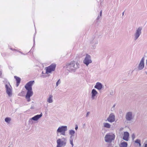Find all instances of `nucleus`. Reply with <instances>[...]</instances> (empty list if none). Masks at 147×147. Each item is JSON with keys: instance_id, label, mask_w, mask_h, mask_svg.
<instances>
[{"instance_id": "obj_23", "label": "nucleus", "mask_w": 147, "mask_h": 147, "mask_svg": "<svg viewBox=\"0 0 147 147\" xmlns=\"http://www.w3.org/2000/svg\"><path fill=\"white\" fill-rule=\"evenodd\" d=\"M140 140L139 139H136L135 141V142L136 143L138 144L140 147H141V144L140 143Z\"/></svg>"}, {"instance_id": "obj_37", "label": "nucleus", "mask_w": 147, "mask_h": 147, "mask_svg": "<svg viewBox=\"0 0 147 147\" xmlns=\"http://www.w3.org/2000/svg\"><path fill=\"white\" fill-rule=\"evenodd\" d=\"M115 104H114V105H113V108H114V107H115Z\"/></svg>"}, {"instance_id": "obj_11", "label": "nucleus", "mask_w": 147, "mask_h": 147, "mask_svg": "<svg viewBox=\"0 0 147 147\" xmlns=\"http://www.w3.org/2000/svg\"><path fill=\"white\" fill-rule=\"evenodd\" d=\"M145 59L144 57H143L141 59L140 63H139L138 67V69L139 70L142 69L144 67V61Z\"/></svg>"}, {"instance_id": "obj_28", "label": "nucleus", "mask_w": 147, "mask_h": 147, "mask_svg": "<svg viewBox=\"0 0 147 147\" xmlns=\"http://www.w3.org/2000/svg\"><path fill=\"white\" fill-rule=\"evenodd\" d=\"M36 32H35V34L34 35V37H33L34 45H33V47H32V49L34 47V45H35V35Z\"/></svg>"}, {"instance_id": "obj_31", "label": "nucleus", "mask_w": 147, "mask_h": 147, "mask_svg": "<svg viewBox=\"0 0 147 147\" xmlns=\"http://www.w3.org/2000/svg\"><path fill=\"white\" fill-rule=\"evenodd\" d=\"M10 49L13 51H18L16 49H13L11 48H10Z\"/></svg>"}, {"instance_id": "obj_1", "label": "nucleus", "mask_w": 147, "mask_h": 147, "mask_svg": "<svg viewBox=\"0 0 147 147\" xmlns=\"http://www.w3.org/2000/svg\"><path fill=\"white\" fill-rule=\"evenodd\" d=\"M34 82V81H30L28 82L25 86V88L27 90L25 97L28 102L30 101V97L33 94L32 86Z\"/></svg>"}, {"instance_id": "obj_24", "label": "nucleus", "mask_w": 147, "mask_h": 147, "mask_svg": "<svg viewBox=\"0 0 147 147\" xmlns=\"http://www.w3.org/2000/svg\"><path fill=\"white\" fill-rule=\"evenodd\" d=\"M73 138H71V137H70V143L72 147H73L74 146L73 143Z\"/></svg>"}, {"instance_id": "obj_15", "label": "nucleus", "mask_w": 147, "mask_h": 147, "mask_svg": "<svg viewBox=\"0 0 147 147\" xmlns=\"http://www.w3.org/2000/svg\"><path fill=\"white\" fill-rule=\"evenodd\" d=\"M95 88L98 89L99 90H101L102 88V85L101 83L99 82L96 83V85L94 86Z\"/></svg>"}, {"instance_id": "obj_9", "label": "nucleus", "mask_w": 147, "mask_h": 147, "mask_svg": "<svg viewBox=\"0 0 147 147\" xmlns=\"http://www.w3.org/2000/svg\"><path fill=\"white\" fill-rule=\"evenodd\" d=\"M92 61L91 60L90 56L88 55H86L84 60V63L86 64V66H88L90 63H92Z\"/></svg>"}, {"instance_id": "obj_32", "label": "nucleus", "mask_w": 147, "mask_h": 147, "mask_svg": "<svg viewBox=\"0 0 147 147\" xmlns=\"http://www.w3.org/2000/svg\"><path fill=\"white\" fill-rule=\"evenodd\" d=\"M78 129V125H76V127H75V129H76V130H77Z\"/></svg>"}, {"instance_id": "obj_33", "label": "nucleus", "mask_w": 147, "mask_h": 147, "mask_svg": "<svg viewBox=\"0 0 147 147\" xmlns=\"http://www.w3.org/2000/svg\"><path fill=\"white\" fill-rule=\"evenodd\" d=\"M102 11H100V17H101L102 16Z\"/></svg>"}, {"instance_id": "obj_18", "label": "nucleus", "mask_w": 147, "mask_h": 147, "mask_svg": "<svg viewBox=\"0 0 147 147\" xmlns=\"http://www.w3.org/2000/svg\"><path fill=\"white\" fill-rule=\"evenodd\" d=\"M14 78L16 80V86L18 87L19 85L21 79L20 78L16 76H15Z\"/></svg>"}, {"instance_id": "obj_40", "label": "nucleus", "mask_w": 147, "mask_h": 147, "mask_svg": "<svg viewBox=\"0 0 147 147\" xmlns=\"http://www.w3.org/2000/svg\"><path fill=\"white\" fill-rule=\"evenodd\" d=\"M85 124H83V126H85Z\"/></svg>"}, {"instance_id": "obj_8", "label": "nucleus", "mask_w": 147, "mask_h": 147, "mask_svg": "<svg viewBox=\"0 0 147 147\" xmlns=\"http://www.w3.org/2000/svg\"><path fill=\"white\" fill-rule=\"evenodd\" d=\"M56 65L55 64H52L49 66L46 67V73H49L54 71L56 67Z\"/></svg>"}, {"instance_id": "obj_21", "label": "nucleus", "mask_w": 147, "mask_h": 147, "mask_svg": "<svg viewBox=\"0 0 147 147\" xmlns=\"http://www.w3.org/2000/svg\"><path fill=\"white\" fill-rule=\"evenodd\" d=\"M103 124L105 127L109 128L111 127V125L108 123H104Z\"/></svg>"}, {"instance_id": "obj_19", "label": "nucleus", "mask_w": 147, "mask_h": 147, "mask_svg": "<svg viewBox=\"0 0 147 147\" xmlns=\"http://www.w3.org/2000/svg\"><path fill=\"white\" fill-rule=\"evenodd\" d=\"M75 131L72 129L70 130L69 131V134L70 135V137L71 138H73V137L74 136L75 133Z\"/></svg>"}, {"instance_id": "obj_22", "label": "nucleus", "mask_w": 147, "mask_h": 147, "mask_svg": "<svg viewBox=\"0 0 147 147\" xmlns=\"http://www.w3.org/2000/svg\"><path fill=\"white\" fill-rule=\"evenodd\" d=\"M127 143L126 142H122L120 144L121 147H127Z\"/></svg>"}, {"instance_id": "obj_30", "label": "nucleus", "mask_w": 147, "mask_h": 147, "mask_svg": "<svg viewBox=\"0 0 147 147\" xmlns=\"http://www.w3.org/2000/svg\"><path fill=\"white\" fill-rule=\"evenodd\" d=\"M90 113V112H89V111L87 113H86V117H88V115H89Z\"/></svg>"}, {"instance_id": "obj_36", "label": "nucleus", "mask_w": 147, "mask_h": 147, "mask_svg": "<svg viewBox=\"0 0 147 147\" xmlns=\"http://www.w3.org/2000/svg\"><path fill=\"white\" fill-rule=\"evenodd\" d=\"M144 147H147V144L144 143Z\"/></svg>"}, {"instance_id": "obj_20", "label": "nucleus", "mask_w": 147, "mask_h": 147, "mask_svg": "<svg viewBox=\"0 0 147 147\" xmlns=\"http://www.w3.org/2000/svg\"><path fill=\"white\" fill-rule=\"evenodd\" d=\"M53 96L52 95H50L47 100V101L49 103H51L53 102Z\"/></svg>"}, {"instance_id": "obj_17", "label": "nucleus", "mask_w": 147, "mask_h": 147, "mask_svg": "<svg viewBox=\"0 0 147 147\" xmlns=\"http://www.w3.org/2000/svg\"><path fill=\"white\" fill-rule=\"evenodd\" d=\"M91 94V98L93 100L94 99L95 97L97 94L98 92L95 89H93L92 90Z\"/></svg>"}, {"instance_id": "obj_41", "label": "nucleus", "mask_w": 147, "mask_h": 147, "mask_svg": "<svg viewBox=\"0 0 147 147\" xmlns=\"http://www.w3.org/2000/svg\"><path fill=\"white\" fill-rule=\"evenodd\" d=\"M31 109H33V107H31L30 108Z\"/></svg>"}, {"instance_id": "obj_5", "label": "nucleus", "mask_w": 147, "mask_h": 147, "mask_svg": "<svg viewBox=\"0 0 147 147\" xmlns=\"http://www.w3.org/2000/svg\"><path fill=\"white\" fill-rule=\"evenodd\" d=\"M67 130V126L63 125L59 127L56 131V134L57 136H59V134L61 135L65 136V132Z\"/></svg>"}, {"instance_id": "obj_6", "label": "nucleus", "mask_w": 147, "mask_h": 147, "mask_svg": "<svg viewBox=\"0 0 147 147\" xmlns=\"http://www.w3.org/2000/svg\"><path fill=\"white\" fill-rule=\"evenodd\" d=\"M115 138V135L111 133H109L106 134L105 137V141L107 142L111 143L114 140Z\"/></svg>"}, {"instance_id": "obj_34", "label": "nucleus", "mask_w": 147, "mask_h": 147, "mask_svg": "<svg viewBox=\"0 0 147 147\" xmlns=\"http://www.w3.org/2000/svg\"><path fill=\"white\" fill-rule=\"evenodd\" d=\"M99 17H100L99 16H98V17H97V18H96V20H98L99 19V18H100Z\"/></svg>"}, {"instance_id": "obj_38", "label": "nucleus", "mask_w": 147, "mask_h": 147, "mask_svg": "<svg viewBox=\"0 0 147 147\" xmlns=\"http://www.w3.org/2000/svg\"><path fill=\"white\" fill-rule=\"evenodd\" d=\"M124 11L122 13V16H123V15H124Z\"/></svg>"}, {"instance_id": "obj_16", "label": "nucleus", "mask_w": 147, "mask_h": 147, "mask_svg": "<svg viewBox=\"0 0 147 147\" xmlns=\"http://www.w3.org/2000/svg\"><path fill=\"white\" fill-rule=\"evenodd\" d=\"M42 116V113H41V114L39 115H35L32 117V119H33L34 121H37Z\"/></svg>"}, {"instance_id": "obj_3", "label": "nucleus", "mask_w": 147, "mask_h": 147, "mask_svg": "<svg viewBox=\"0 0 147 147\" xmlns=\"http://www.w3.org/2000/svg\"><path fill=\"white\" fill-rule=\"evenodd\" d=\"M67 142V138L61 136V138H58L57 140V147L65 146L66 145Z\"/></svg>"}, {"instance_id": "obj_2", "label": "nucleus", "mask_w": 147, "mask_h": 147, "mask_svg": "<svg viewBox=\"0 0 147 147\" xmlns=\"http://www.w3.org/2000/svg\"><path fill=\"white\" fill-rule=\"evenodd\" d=\"M79 63H76L74 61H72L66 63L63 67L69 72H74L79 67Z\"/></svg>"}, {"instance_id": "obj_14", "label": "nucleus", "mask_w": 147, "mask_h": 147, "mask_svg": "<svg viewBox=\"0 0 147 147\" xmlns=\"http://www.w3.org/2000/svg\"><path fill=\"white\" fill-rule=\"evenodd\" d=\"M129 134L127 131L124 132L123 139L126 141H128L129 140Z\"/></svg>"}, {"instance_id": "obj_27", "label": "nucleus", "mask_w": 147, "mask_h": 147, "mask_svg": "<svg viewBox=\"0 0 147 147\" xmlns=\"http://www.w3.org/2000/svg\"><path fill=\"white\" fill-rule=\"evenodd\" d=\"M61 83V81L59 79L57 81V82L56 83V86H58L59 84Z\"/></svg>"}, {"instance_id": "obj_4", "label": "nucleus", "mask_w": 147, "mask_h": 147, "mask_svg": "<svg viewBox=\"0 0 147 147\" xmlns=\"http://www.w3.org/2000/svg\"><path fill=\"white\" fill-rule=\"evenodd\" d=\"M5 81L6 82L5 83L6 93L9 97H11L12 95V87L9 82L6 80Z\"/></svg>"}, {"instance_id": "obj_42", "label": "nucleus", "mask_w": 147, "mask_h": 147, "mask_svg": "<svg viewBox=\"0 0 147 147\" xmlns=\"http://www.w3.org/2000/svg\"><path fill=\"white\" fill-rule=\"evenodd\" d=\"M31 50H32V49H31L30 50V51L29 52L31 51Z\"/></svg>"}, {"instance_id": "obj_12", "label": "nucleus", "mask_w": 147, "mask_h": 147, "mask_svg": "<svg viewBox=\"0 0 147 147\" xmlns=\"http://www.w3.org/2000/svg\"><path fill=\"white\" fill-rule=\"evenodd\" d=\"M107 120L111 123L115 121V116L113 113L109 115L107 119Z\"/></svg>"}, {"instance_id": "obj_26", "label": "nucleus", "mask_w": 147, "mask_h": 147, "mask_svg": "<svg viewBox=\"0 0 147 147\" xmlns=\"http://www.w3.org/2000/svg\"><path fill=\"white\" fill-rule=\"evenodd\" d=\"M33 120L32 119V118L29 119L28 121V123L29 125H32L33 123Z\"/></svg>"}, {"instance_id": "obj_39", "label": "nucleus", "mask_w": 147, "mask_h": 147, "mask_svg": "<svg viewBox=\"0 0 147 147\" xmlns=\"http://www.w3.org/2000/svg\"><path fill=\"white\" fill-rule=\"evenodd\" d=\"M146 65L147 66V60H146Z\"/></svg>"}, {"instance_id": "obj_29", "label": "nucleus", "mask_w": 147, "mask_h": 147, "mask_svg": "<svg viewBox=\"0 0 147 147\" xmlns=\"http://www.w3.org/2000/svg\"><path fill=\"white\" fill-rule=\"evenodd\" d=\"M135 135L134 134H133L132 135V138L133 140H134L135 138Z\"/></svg>"}, {"instance_id": "obj_13", "label": "nucleus", "mask_w": 147, "mask_h": 147, "mask_svg": "<svg viewBox=\"0 0 147 147\" xmlns=\"http://www.w3.org/2000/svg\"><path fill=\"white\" fill-rule=\"evenodd\" d=\"M98 41L97 39L95 38H94L92 40L90 41V44L93 47V48L94 49L95 47V45L97 44Z\"/></svg>"}, {"instance_id": "obj_10", "label": "nucleus", "mask_w": 147, "mask_h": 147, "mask_svg": "<svg viewBox=\"0 0 147 147\" xmlns=\"http://www.w3.org/2000/svg\"><path fill=\"white\" fill-rule=\"evenodd\" d=\"M125 118L127 121H131L134 118V116L132 115V113L131 112H127L126 114Z\"/></svg>"}, {"instance_id": "obj_7", "label": "nucleus", "mask_w": 147, "mask_h": 147, "mask_svg": "<svg viewBox=\"0 0 147 147\" xmlns=\"http://www.w3.org/2000/svg\"><path fill=\"white\" fill-rule=\"evenodd\" d=\"M142 27L141 26L137 28L134 34V40H136L139 37L142 33Z\"/></svg>"}, {"instance_id": "obj_25", "label": "nucleus", "mask_w": 147, "mask_h": 147, "mask_svg": "<svg viewBox=\"0 0 147 147\" xmlns=\"http://www.w3.org/2000/svg\"><path fill=\"white\" fill-rule=\"evenodd\" d=\"M5 122L9 123L10 122V121L11 120V119L9 117H6L5 119Z\"/></svg>"}, {"instance_id": "obj_35", "label": "nucleus", "mask_w": 147, "mask_h": 147, "mask_svg": "<svg viewBox=\"0 0 147 147\" xmlns=\"http://www.w3.org/2000/svg\"><path fill=\"white\" fill-rule=\"evenodd\" d=\"M17 51L19 52V53H21L22 54L24 55H25V54H24L22 52H21L20 51Z\"/></svg>"}]
</instances>
